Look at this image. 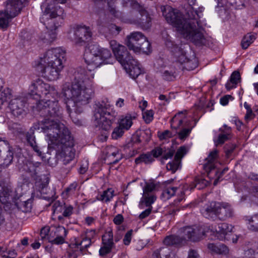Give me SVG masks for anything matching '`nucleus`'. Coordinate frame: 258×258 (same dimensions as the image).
Here are the masks:
<instances>
[{"label":"nucleus","mask_w":258,"mask_h":258,"mask_svg":"<svg viewBox=\"0 0 258 258\" xmlns=\"http://www.w3.org/2000/svg\"><path fill=\"white\" fill-rule=\"evenodd\" d=\"M28 94L38 100L36 106L37 110L43 111L44 115L55 118L43 119L39 123L38 129L46 134L48 144L55 150L57 159L63 165L71 164L76 155L75 140L68 128L59 121L62 116L58 105L57 90L42 79H37L31 82Z\"/></svg>","instance_id":"1"},{"label":"nucleus","mask_w":258,"mask_h":258,"mask_svg":"<svg viewBox=\"0 0 258 258\" xmlns=\"http://www.w3.org/2000/svg\"><path fill=\"white\" fill-rule=\"evenodd\" d=\"M84 58L90 68H80L75 73L74 81L65 83L62 86L61 93L66 107L71 117V107L76 105L88 104L94 95L93 79L94 73L92 69L102 64L112 63L113 57L110 51L96 44H91L86 49Z\"/></svg>","instance_id":"2"},{"label":"nucleus","mask_w":258,"mask_h":258,"mask_svg":"<svg viewBox=\"0 0 258 258\" xmlns=\"http://www.w3.org/2000/svg\"><path fill=\"white\" fill-rule=\"evenodd\" d=\"M161 10L167 22L176 28L184 38L196 45L204 44L205 38L202 33V26L198 20L201 16L197 11H188L187 18H184L179 10L169 6H163Z\"/></svg>","instance_id":"3"},{"label":"nucleus","mask_w":258,"mask_h":258,"mask_svg":"<svg viewBox=\"0 0 258 258\" xmlns=\"http://www.w3.org/2000/svg\"><path fill=\"white\" fill-rule=\"evenodd\" d=\"M66 51L61 47L48 49L35 61L37 69L48 81L56 80L63 68Z\"/></svg>","instance_id":"4"},{"label":"nucleus","mask_w":258,"mask_h":258,"mask_svg":"<svg viewBox=\"0 0 258 258\" xmlns=\"http://www.w3.org/2000/svg\"><path fill=\"white\" fill-rule=\"evenodd\" d=\"M58 3L54 0H46L41 6L43 14L40 21L47 29V32L42 33L40 36L43 43L50 44L56 39V30L58 24L55 23L54 19L58 17L59 19H62L64 12L63 9L58 5Z\"/></svg>","instance_id":"5"},{"label":"nucleus","mask_w":258,"mask_h":258,"mask_svg":"<svg viewBox=\"0 0 258 258\" xmlns=\"http://www.w3.org/2000/svg\"><path fill=\"white\" fill-rule=\"evenodd\" d=\"M202 215L209 219H219L226 220L233 215V210L227 203L211 202L206 204L201 210Z\"/></svg>","instance_id":"6"},{"label":"nucleus","mask_w":258,"mask_h":258,"mask_svg":"<svg viewBox=\"0 0 258 258\" xmlns=\"http://www.w3.org/2000/svg\"><path fill=\"white\" fill-rule=\"evenodd\" d=\"M117 112L113 109L110 110L107 105L98 103L94 111V122L96 126L105 131L109 130L115 121Z\"/></svg>","instance_id":"7"},{"label":"nucleus","mask_w":258,"mask_h":258,"mask_svg":"<svg viewBox=\"0 0 258 258\" xmlns=\"http://www.w3.org/2000/svg\"><path fill=\"white\" fill-rule=\"evenodd\" d=\"M196 123L195 121L192 124V121L187 118L186 110L179 111L170 120L171 128L176 131L179 130L177 134L178 138L181 140H185L189 136Z\"/></svg>","instance_id":"8"},{"label":"nucleus","mask_w":258,"mask_h":258,"mask_svg":"<svg viewBox=\"0 0 258 258\" xmlns=\"http://www.w3.org/2000/svg\"><path fill=\"white\" fill-rule=\"evenodd\" d=\"M27 2V0H8L5 10L0 11V28H7L10 20L18 16Z\"/></svg>","instance_id":"9"},{"label":"nucleus","mask_w":258,"mask_h":258,"mask_svg":"<svg viewBox=\"0 0 258 258\" xmlns=\"http://www.w3.org/2000/svg\"><path fill=\"white\" fill-rule=\"evenodd\" d=\"M165 44L170 50L175 61L184 64L183 69L190 71L194 70L197 67V63L186 57L185 52L183 49L181 48V46L179 47L174 44L171 38L169 36H167L165 39Z\"/></svg>","instance_id":"10"},{"label":"nucleus","mask_w":258,"mask_h":258,"mask_svg":"<svg viewBox=\"0 0 258 258\" xmlns=\"http://www.w3.org/2000/svg\"><path fill=\"white\" fill-rule=\"evenodd\" d=\"M122 6L124 7L130 6L138 13L134 21L143 29H148L151 26L152 18L144 6L138 3L136 0H122Z\"/></svg>","instance_id":"11"},{"label":"nucleus","mask_w":258,"mask_h":258,"mask_svg":"<svg viewBox=\"0 0 258 258\" xmlns=\"http://www.w3.org/2000/svg\"><path fill=\"white\" fill-rule=\"evenodd\" d=\"M183 240H189L192 241H198L201 240L210 232L214 230L207 225H194L186 226L181 229Z\"/></svg>","instance_id":"12"},{"label":"nucleus","mask_w":258,"mask_h":258,"mask_svg":"<svg viewBox=\"0 0 258 258\" xmlns=\"http://www.w3.org/2000/svg\"><path fill=\"white\" fill-rule=\"evenodd\" d=\"M120 239V237L118 236H115L114 238L112 230L106 231L102 236L101 245L99 250V255L104 257L112 250H114V253H115L117 251L115 249V243Z\"/></svg>","instance_id":"13"},{"label":"nucleus","mask_w":258,"mask_h":258,"mask_svg":"<svg viewBox=\"0 0 258 258\" xmlns=\"http://www.w3.org/2000/svg\"><path fill=\"white\" fill-rule=\"evenodd\" d=\"M139 41H142V52L148 54L151 52V44L147 37L140 32H134L127 36L126 44L128 48L131 50L133 48H141V46L138 43Z\"/></svg>","instance_id":"14"},{"label":"nucleus","mask_w":258,"mask_h":258,"mask_svg":"<svg viewBox=\"0 0 258 258\" xmlns=\"http://www.w3.org/2000/svg\"><path fill=\"white\" fill-rule=\"evenodd\" d=\"M73 36H70L72 41L77 45L83 46L91 40L92 33L89 27L77 25L72 30Z\"/></svg>","instance_id":"15"},{"label":"nucleus","mask_w":258,"mask_h":258,"mask_svg":"<svg viewBox=\"0 0 258 258\" xmlns=\"http://www.w3.org/2000/svg\"><path fill=\"white\" fill-rule=\"evenodd\" d=\"M218 151L214 150L211 152L208 156L205 159V163L203 167L209 175L214 172L216 176V179L214 182V184L216 185L219 181L221 176L223 174L227 169H224L222 171L220 172L219 170L215 168V164L217 160Z\"/></svg>","instance_id":"16"},{"label":"nucleus","mask_w":258,"mask_h":258,"mask_svg":"<svg viewBox=\"0 0 258 258\" xmlns=\"http://www.w3.org/2000/svg\"><path fill=\"white\" fill-rule=\"evenodd\" d=\"M109 44L117 60L122 67L128 62L132 58H133L130 55L126 47L118 43L116 40L110 41Z\"/></svg>","instance_id":"17"},{"label":"nucleus","mask_w":258,"mask_h":258,"mask_svg":"<svg viewBox=\"0 0 258 258\" xmlns=\"http://www.w3.org/2000/svg\"><path fill=\"white\" fill-rule=\"evenodd\" d=\"M95 230H87L85 233L81 234L79 236L75 238L76 247L80 246V250L82 253H85L92 244V239L96 235Z\"/></svg>","instance_id":"18"},{"label":"nucleus","mask_w":258,"mask_h":258,"mask_svg":"<svg viewBox=\"0 0 258 258\" xmlns=\"http://www.w3.org/2000/svg\"><path fill=\"white\" fill-rule=\"evenodd\" d=\"M25 101L24 99L19 96H12L8 108L11 113L15 116H18L24 112Z\"/></svg>","instance_id":"19"},{"label":"nucleus","mask_w":258,"mask_h":258,"mask_svg":"<svg viewBox=\"0 0 258 258\" xmlns=\"http://www.w3.org/2000/svg\"><path fill=\"white\" fill-rule=\"evenodd\" d=\"M187 150L184 146L180 147L177 150L174 156V159L169 162L166 165V168L168 171H171L172 173L181 167V160L186 154Z\"/></svg>","instance_id":"20"},{"label":"nucleus","mask_w":258,"mask_h":258,"mask_svg":"<svg viewBox=\"0 0 258 258\" xmlns=\"http://www.w3.org/2000/svg\"><path fill=\"white\" fill-rule=\"evenodd\" d=\"M124 69L130 77L133 79H136L141 73L142 70L138 61L134 58L123 66Z\"/></svg>","instance_id":"21"},{"label":"nucleus","mask_w":258,"mask_h":258,"mask_svg":"<svg viewBox=\"0 0 258 258\" xmlns=\"http://www.w3.org/2000/svg\"><path fill=\"white\" fill-rule=\"evenodd\" d=\"M41 165L40 162H33L30 161H27L22 166L21 169L22 171H25L32 178H35L37 174L39 171L40 166Z\"/></svg>","instance_id":"22"},{"label":"nucleus","mask_w":258,"mask_h":258,"mask_svg":"<svg viewBox=\"0 0 258 258\" xmlns=\"http://www.w3.org/2000/svg\"><path fill=\"white\" fill-rule=\"evenodd\" d=\"M115 0H96L98 2H105L107 3L108 8L107 12L110 15L114 18H116L120 20L121 21L126 22L127 20L124 19L123 15L122 12L117 10L113 5ZM121 4H122V0H121Z\"/></svg>","instance_id":"23"},{"label":"nucleus","mask_w":258,"mask_h":258,"mask_svg":"<svg viewBox=\"0 0 258 258\" xmlns=\"http://www.w3.org/2000/svg\"><path fill=\"white\" fill-rule=\"evenodd\" d=\"M97 25L101 28L107 27L108 30L113 34L117 35L121 30V28L117 26L114 24H109L107 22V18L106 16L100 17L97 21Z\"/></svg>","instance_id":"24"},{"label":"nucleus","mask_w":258,"mask_h":258,"mask_svg":"<svg viewBox=\"0 0 258 258\" xmlns=\"http://www.w3.org/2000/svg\"><path fill=\"white\" fill-rule=\"evenodd\" d=\"M56 237L50 242L53 244H62L66 242V238L68 234L67 230L63 226H58L56 230Z\"/></svg>","instance_id":"25"},{"label":"nucleus","mask_w":258,"mask_h":258,"mask_svg":"<svg viewBox=\"0 0 258 258\" xmlns=\"http://www.w3.org/2000/svg\"><path fill=\"white\" fill-rule=\"evenodd\" d=\"M208 249L213 253L226 255L229 253V249L225 245L221 243H209Z\"/></svg>","instance_id":"26"},{"label":"nucleus","mask_w":258,"mask_h":258,"mask_svg":"<svg viewBox=\"0 0 258 258\" xmlns=\"http://www.w3.org/2000/svg\"><path fill=\"white\" fill-rule=\"evenodd\" d=\"M11 189L3 181H0V201L3 204L8 203Z\"/></svg>","instance_id":"27"},{"label":"nucleus","mask_w":258,"mask_h":258,"mask_svg":"<svg viewBox=\"0 0 258 258\" xmlns=\"http://www.w3.org/2000/svg\"><path fill=\"white\" fill-rule=\"evenodd\" d=\"M13 153L9 149L8 151L0 154V167H7L12 162Z\"/></svg>","instance_id":"28"},{"label":"nucleus","mask_w":258,"mask_h":258,"mask_svg":"<svg viewBox=\"0 0 258 258\" xmlns=\"http://www.w3.org/2000/svg\"><path fill=\"white\" fill-rule=\"evenodd\" d=\"M223 127L224 128V130L220 128V130L222 133L219 135L218 138L216 140H214L215 143L217 145L218 144H223L229 139V136L231 133V127L225 124L223 125Z\"/></svg>","instance_id":"29"},{"label":"nucleus","mask_w":258,"mask_h":258,"mask_svg":"<svg viewBox=\"0 0 258 258\" xmlns=\"http://www.w3.org/2000/svg\"><path fill=\"white\" fill-rule=\"evenodd\" d=\"M135 118L130 114L122 115L118 120V124L125 131H127L133 125V119Z\"/></svg>","instance_id":"30"},{"label":"nucleus","mask_w":258,"mask_h":258,"mask_svg":"<svg viewBox=\"0 0 258 258\" xmlns=\"http://www.w3.org/2000/svg\"><path fill=\"white\" fill-rule=\"evenodd\" d=\"M155 159L152 157V155L149 152L146 153H142L140 154L139 157L136 158L135 162L137 165L145 164H150L154 162Z\"/></svg>","instance_id":"31"},{"label":"nucleus","mask_w":258,"mask_h":258,"mask_svg":"<svg viewBox=\"0 0 258 258\" xmlns=\"http://www.w3.org/2000/svg\"><path fill=\"white\" fill-rule=\"evenodd\" d=\"M247 228L252 231H258V213L245 217Z\"/></svg>","instance_id":"32"},{"label":"nucleus","mask_w":258,"mask_h":258,"mask_svg":"<svg viewBox=\"0 0 258 258\" xmlns=\"http://www.w3.org/2000/svg\"><path fill=\"white\" fill-rule=\"evenodd\" d=\"M182 238L175 235L167 236L163 240V243L167 246L178 245L182 243Z\"/></svg>","instance_id":"33"},{"label":"nucleus","mask_w":258,"mask_h":258,"mask_svg":"<svg viewBox=\"0 0 258 258\" xmlns=\"http://www.w3.org/2000/svg\"><path fill=\"white\" fill-rule=\"evenodd\" d=\"M114 196V190L112 188H108L102 193L99 194L96 198L99 201L107 203L111 200Z\"/></svg>","instance_id":"34"},{"label":"nucleus","mask_w":258,"mask_h":258,"mask_svg":"<svg viewBox=\"0 0 258 258\" xmlns=\"http://www.w3.org/2000/svg\"><path fill=\"white\" fill-rule=\"evenodd\" d=\"M232 230V225L225 223L219 224L218 227L215 229L216 232L221 235V238L225 237V236Z\"/></svg>","instance_id":"35"},{"label":"nucleus","mask_w":258,"mask_h":258,"mask_svg":"<svg viewBox=\"0 0 258 258\" xmlns=\"http://www.w3.org/2000/svg\"><path fill=\"white\" fill-rule=\"evenodd\" d=\"M256 39V34L254 33H248L242 39L241 45L243 49H247Z\"/></svg>","instance_id":"36"},{"label":"nucleus","mask_w":258,"mask_h":258,"mask_svg":"<svg viewBox=\"0 0 258 258\" xmlns=\"http://www.w3.org/2000/svg\"><path fill=\"white\" fill-rule=\"evenodd\" d=\"M156 200V197L154 194H144L141 199V203H144L147 207H152L151 205Z\"/></svg>","instance_id":"37"},{"label":"nucleus","mask_w":258,"mask_h":258,"mask_svg":"<svg viewBox=\"0 0 258 258\" xmlns=\"http://www.w3.org/2000/svg\"><path fill=\"white\" fill-rule=\"evenodd\" d=\"M26 139L28 143L32 148L33 150L36 152L39 156L41 155V152L40 151L38 146L35 142V137L33 134L27 133L26 134Z\"/></svg>","instance_id":"38"},{"label":"nucleus","mask_w":258,"mask_h":258,"mask_svg":"<svg viewBox=\"0 0 258 258\" xmlns=\"http://www.w3.org/2000/svg\"><path fill=\"white\" fill-rule=\"evenodd\" d=\"M12 96L11 91L9 89L0 92V108L5 103L11 99Z\"/></svg>","instance_id":"39"},{"label":"nucleus","mask_w":258,"mask_h":258,"mask_svg":"<svg viewBox=\"0 0 258 258\" xmlns=\"http://www.w3.org/2000/svg\"><path fill=\"white\" fill-rule=\"evenodd\" d=\"M159 186V184L157 182H147L146 183L145 186L143 188V194H154L153 193V191L156 190L158 187Z\"/></svg>","instance_id":"40"},{"label":"nucleus","mask_w":258,"mask_h":258,"mask_svg":"<svg viewBox=\"0 0 258 258\" xmlns=\"http://www.w3.org/2000/svg\"><path fill=\"white\" fill-rule=\"evenodd\" d=\"M178 188L175 187L165 188L162 192V198L163 200H167L173 196Z\"/></svg>","instance_id":"41"},{"label":"nucleus","mask_w":258,"mask_h":258,"mask_svg":"<svg viewBox=\"0 0 258 258\" xmlns=\"http://www.w3.org/2000/svg\"><path fill=\"white\" fill-rule=\"evenodd\" d=\"M74 208L72 206H64V209L61 215H58L57 218L60 221L63 219V217H69L73 213Z\"/></svg>","instance_id":"42"},{"label":"nucleus","mask_w":258,"mask_h":258,"mask_svg":"<svg viewBox=\"0 0 258 258\" xmlns=\"http://www.w3.org/2000/svg\"><path fill=\"white\" fill-rule=\"evenodd\" d=\"M64 205L61 204L59 201H56L53 204L52 207V210L53 211V214L54 215H61L63 212Z\"/></svg>","instance_id":"43"},{"label":"nucleus","mask_w":258,"mask_h":258,"mask_svg":"<svg viewBox=\"0 0 258 258\" xmlns=\"http://www.w3.org/2000/svg\"><path fill=\"white\" fill-rule=\"evenodd\" d=\"M175 71L173 69H170V70H165L162 73V77L164 80L172 81L175 78Z\"/></svg>","instance_id":"44"},{"label":"nucleus","mask_w":258,"mask_h":258,"mask_svg":"<svg viewBox=\"0 0 258 258\" xmlns=\"http://www.w3.org/2000/svg\"><path fill=\"white\" fill-rule=\"evenodd\" d=\"M154 114V111L152 109L143 112V118L146 123H150L153 120Z\"/></svg>","instance_id":"45"},{"label":"nucleus","mask_w":258,"mask_h":258,"mask_svg":"<svg viewBox=\"0 0 258 258\" xmlns=\"http://www.w3.org/2000/svg\"><path fill=\"white\" fill-rule=\"evenodd\" d=\"M124 131L125 130L118 124V126L113 130L111 135L112 138L116 140L120 138L123 135Z\"/></svg>","instance_id":"46"},{"label":"nucleus","mask_w":258,"mask_h":258,"mask_svg":"<svg viewBox=\"0 0 258 258\" xmlns=\"http://www.w3.org/2000/svg\"><path fill=\"white\" fill-rule=\"evenodd\" d=\"M157 134L160 140H167L173 136L172 132L169 130H165L163 132H158Z\"/></svg>","instance_id":"47"},{"label":"nucleus","mask_w":258,"mask_h":258,"mask_svg":"<svg viewBox=\"0 0 258 258\" xmlns=\"http://www.w3.org/2000/svg\"><path fill=\"white\" fill-rule=\"evenodd\" d=\"M35 186L36 189L41 194H46L47 184L41 181H37L35 183Z\"/></svg>","instance_id":"48"},{"label":"nucleus","mask_w":258,"mask_h":258,"mask_svg":"<svg viewBox=\"0 0 258 258\" xmlns=\"http://www.w3.org/2000/svg\"><path fill=\"white\" fill-rule=\"evenodd\" d=\"M149 152L152 155V157H153V159H155V158H157L162 155L164 152V149L161 147H156Z\"/></svg>","instance_id":"49"},{"label":"nucleus","mask_w":258,"mask_h":258,"mask_svg":"<svg viewBox=\"0 0 258 258\" xmlns=\"http://www.w3.org/2000/svg\"><path fill=\"white\" fill-rule=\"evenodd\" d=\"M258 253V248L256 249L253 247L248 248L244 250V256L243 258H250L252 255Z\"/></svg>","instance_id":"50"},{"label":"nucleus","mask_w":258,"mask_h":258,"mask_svg":"<svg viewBox=\"0 0 258 258\" xmlns=\"http://www.w3.org/2000/svg\"><path fill=\"white\" fill-rule=\"evenodd\" d=\"M3 257L5 258H15L17 255V253L15 250L7 251L6 248H4L3 252Z\"/></svg>","instance_id":"51"},{"label":"nucleus","mask_w":258,"mask_h":258,"mask_svg":"<svg viewBox=\"0 0 258 258\" xmlns=\"http://www.w3.org/2000/svg\"><path fill=\"white\" fill-rule=\"evenodd\" d=\"M77 185L78 184L77 182H75L72 183L70 185L69 187L66 188L63 194H66V195H69L74 194L76 190Z\"/></svg>","instance_id":"52"},{"label":"nucleus","mask_w":258,"mask_h":258,"mask_svg":"<svg viewBox=\"0 0 258 258\" xmlns=\"http://www.w3.org/2000/svg\"><path fill=\"white\" fill-rule=\"evenodd\" d=\"M133 234V230H130L128 231L125 234L123 239V243L125 245H128L132 240V236Z\"/></svg>","instance_id":"53"},{"label":"nucleus","mask_w":258,"mask_h":258,"mask_svg":"<svg viewBox=\"0 0 258 258\" xmlns=\"http://www.w3.org/2000/svg\"><path fill=\"white\" fill-rule=\"evenodd\" d=\"M174 154V151L172 149H164V152L163 154H162V158L164 160H167L168 159L171 158L172 157Z\"/></svg>","instance_id":"54"},{"label":"nucleus","mask_w":258,"mask_h":258,"mask_svg":"<svg viewBox=\"0 0 258 258\" xmlns=\"http://www.w3.org/2000/svg\"><path fill=\"white\" fill-rule=\"evenodd\" d=\"M240 79V73L238 71H234L230 76V80L237 85Z\"/></svg>","instance_id":"55"},{"label":"nucleus","mask_w":258,"mask_h":258,"mask_svg":"<svg viewBox=\"0 0 258 258\" xmlns=\"http://www.w3.org/2000/svg\"><path fill=\"white\" fill-rule=\"evenodd\" d=\"M152 207H148V209L143 211L139 215V218L140 219H144L147 217L151 213Z\"/></svg>","instance_id":"56"},{"label":"nucleus","mask_w":258,"mask_h":258,"mask_svg":"<svg viewBox=\"0 0 258 258\" xmlns=\"http://www.w3.org/2000/svg\"><path fill=\"white\" fill-rule=\"evenodd\" d=\"M50 229L48 227H45L42 228L40 232V236L42 239H44L48 235Z\"/></svg>","instance_id":"57"},{"label":"nucleus","mask_w":258,"mask_h":258,"mask_svg":"<svg viewBox=\"0 0 258 258\" xmlns=\"http://www.w3.org/2000/svg\"><path fill=\"white\" fill-rule=\"evenodd\" d=\"M187 258H201L198 251L195 249H190L188 251Z\"/></svg>","instance_id":"58"},{"label":"nucleus","mask_w":258,"mask_h":258,"mask_svg":"<svg viewBox=\"0 0 258 258\" xmlns=\"http://www.w3.org/2000/svg\"><path fill=\"white\" fill-rule=\"evenodd\" d=\"M123 221V217L121 214H117L113 219V222L116 225H120Z\"/></svg>","instance_id":"59"},{"label":"nucleus","mask_w":258,"mask_h":258,"mask_svg":"<svg viewBox=\"0 0 258 258\" xmlns=\"http://www.w3.org/2000/svg\"><path fill=\"white\" fill-rule=\"evenodd\" d=\"M237 84L233 82L231 80H229L225 84V87L228 90L235 88Z\"/></svg>","instance_id":"60"},{"label":"nucleus","mask_w":258,"mask_h":258,"mask_svg":"<svg viewBox=\"0 0 258 258\" xmlns=\"http://www.w3.org/2000/svg\"><path fill=\"white\" fill-rule=\"evenodd\" d=\"M231 97V96L230 95H226L221 97L220 100V103L223 105H226L228 104L229 102V99Z\"/></svg>","instance_id":"61"},{"label":"nucleus","mask_w":258,"mask_h":258,"mask_svg":"<svg viewBox=\"0 0 258 258\" xmlns=\"http://www.w3.org/2000/svg\"><path fill=\"white\" fill-rule=\"evenodd\" d=\"M161 249L162 248H160L155 250L152 253V258H161L160 255V251Z\"/></svg>","instance_id":"62"},{"label":"nucleus","mask_w":258,"mask_h":258,"mask_svg":"<svg viewBox=\"0 0 258 258\" xmlns=\"http://www.w3.org/2000/svg\"><path fill=\"white\" fill-rule=\"evenodd\" d=\"M88 167L87 164L86 165L82 164L81 165L79 169V172L80 174H84L88 170Z\"/></svg>","instance_id":"63"},{"label":"nucleus","mask_w":258,"mask_h":258,"mask_svg":"<svg viewBox=\"0 0 258 258\" xmlns=\"http://www.w3.org/2000/svg\"><path fill=\"white\" fill-rule=\"evenodd\" d=\"M124 105V100L122 98H118L116 101L115 105L117 107L121 108Z\"/></svg>","instance_id":"64"}]
</instances>
